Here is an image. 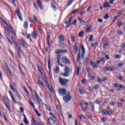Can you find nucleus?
<instances>
[{
  "mask_svg": "<svg viewBox=\"0 0 125 125\" xmlns=\"http://www.w3.org/2000/svg\"><path fill=\"white\" fill-rule=\"evenodd\" d=\"M59 39V42H65V37L62 35H59L58 37Z\"/></svg>",
  "mask_w": 125,
  "mask_h": 125,
  "instance_id": "f8f14e48",
  "label": "nucleus"
},
{
  "mask_svg": "<svg viewBox=\"0 0 125 125\" xmlns=\"http://www.w3.org/2000/svg\"><path fill=\"white\" fill-rule=\"evenodd\" d=\"M70 69L68 68L67 66H65L64 68V73L62 74V76H63V77H69L70 76Z\"/></svg>",
  "mask_w": 125,
  "mask_h": 125,
  "instance_id": "20e7f679",
  "label": "nucleus"
},
{
  "mask_svg": "<svg viewBox=\"0 0 125 125\" xmlns=\"http://www.w3.org/2000/svg\"><path fill=\"white\" fill-rule=\"evenodd\" d=\"M18 58L19 59H21L22 58V57L21 56V54H22V53H17Z\"/></svg>",
  "mask_w": 125,
  "mask_h": 125,
  "instance_id": "49530a36",
  "label": "nucleus"
},
{
  "mask_svg": "<svg viewBox=\"0 0 125 125\" xmlns=\"http://www.w3.org/2000/svg\"><path fill=\"white\" fill-rule=\"evenodd\" d=\"M47 61H48V68L49 69V75L50 77H51V76H52L51 68H50L51 62H50V58L49 57L48 58Z\"/></svg>",
  "mask_w": 125,
  "mask_h": 125,
  "instance_id": "6e6552de",
  "label": "nucleus"
},
{
  "mask_svg": "<svg viewBox=\"0 0 125 125\" xmlns=\"http://www.w3.org/2000/svg\"><path fill=\"white\" fill-rule=\"evenodd\" d=\"M91 30H92V29L91 28V26H89L86 29V33H89V32H91Z\"/></svg>",
  "mask_w": 125,
  "mask_h": 125,
  "instance_id": "2f4dec72",
  "label": "nucleus"
},
{
  "mask_svg": "<svg viewBox=\"0 0 125 125\" xmlns=\"http://www.w3.org/2000/svg\"><path fill=\"white\" fill-rule=\"evenodd\" d=\"M90 80L91 81H94L95 80V76L92 75V76H91V79Z\"/></svg>",
  "mask_w": 125,
  "mask_h": 125,
  "instance_id": "680f3d73",
  "label": "nucleus"
},
{
  "mask_svg": "<svg viewBox=\"0 0 125 125\" xmlns=\"http://www.w3.org/2000/svg\"><path fill=\"white\" fill-rule=\"evenodd\" d=\"M37 67L39 72H42V68L41 67V66H40L39 64H37Z\"/></svg>",
  "mask_w": 125,
  "mask_h": 125,
  "instance_id": "4c0bfd02",
  "label": "nucleus"
},
{
  "mask_svg": "<svg viewBox=\"0 0 125 125\" xmlns=\"http://www.w3.org/2000/svg\"><path fill=\"white\" fill-rule=\"evenodd\" d=\"M104 72H108V67L104 66Z\"/></svg>",
  "mask_w": 125,
  "mask_h": 125,
  "instance_id": "4d7b16f0",
  "label": "nucleus"
},
{
  "mask_svg": "<svg viewBox=\"0 0 125 125\" xmlns=\"http://www.w3.org/2000/svg\"><path fill=\"white\" fill-rule=\"evenodd\" d=\"M94 90V87H90L89 91H93Z\"/></svg>",
  "mask_w": 125,
  "mask_h": 125,
  "instance_id": "bf43d9fd",
  "label": "nucleus"
},
{
  "mask_svg": "<svg viewBox=\"0 0 125 125\" xmlns=\"http://www.w3.org/2000/svg\"><path fill=\"white\" fill-rule=\"evenodd\" d=\"M11 30V33L12 35H15V33H14V29H13V28H12V29Z\"/></svg>",
  "mask_w": 125,
  "mask_h": 125,
  "instance_id": "774afa93",
  "label": "nucleus"
},
{
  "mask_svg": "<svg viewBox=\"0 0 125 125\" xmlns=\"http://www.w3.org/2000/svg\"><path fill=\"white\" fill-rule=\"evenodd\" d=\"M94 89H99V85L97 84L96 85H95V86L94 87Z\"/></svg>",
  "mask_w": 125,
  "mask_h": 125,
  "instance_id": "5fc2aeb1",
  "label": "nucleus"
},
{
  "mask_svg": "<svg viewBox=\"0 0 125 125\" xmlns=\"http://www.w3.org/2000/svg\"><path fill=\"white\" fill-rule=\"evenodd\" d=\"M17 14H18V16L20 20H21V21H23V19H22V17H21V14H20V13H19V10H17Z\"/></svg>",
  "mask_w": 125,
  "mask_h": 125,
  "instance_id": "6ab92c4d",
  "label": "nucleus"
},
{
  "mask_svg": "<svg viewBox=\"0 0 125 125\" xmlns=\"http://www.w3.org/2000/svg\"><path fill=\"white\" fill-rule=\"evenodd\" d=\"M119 87L122 89H125V86L123 84H119Z\"/></svg>",
  "mask_w": 125,
  "mask_h": 125,
  "instance_id": "052dcab7",
  "label": "nucleus"
},
{
  "mask_svg": "<svg viewBox=\"0 0 125 125\" xmlns=\"http://www.w3.org/2000/svg\"><path fill=\"white\" fill-rule=\"evenodd\" d=\"M37 3L41 10H43V8H42V1L41 0H37Z\"/></svg>",
  "mask_w": 125,
  "mask_h": 125,
  "instance_id": "2eb2a0df",
  "label": "nucleus"
},
{
  "mask_svg": "<svg viewBox=\"0 0 125 125\" xmlns=\"http://www.w3.org/2000/svg\"><path fill=\"white\" fill-rule=\"evenodd\" d=\"M104 18L105 19V20H107V19H109V15H108L107 13L105 14L104 17Z\"/></svg>",
  "mask_w": 125,
  "mask_h": 125,
  "instance_id": "7c9ffc66",
  "label": "nucleus"
},
{
  "mask_svg": "<svg viewBox=\"0 0 125 125\" xmlns=\"http://www.w3.org/2000/svg\"><path fill=\"white\" fill-rule=\"evenodd\" d=\"M67 50H64V49H57L55 53L56 54H60L61 53H67Z\"/></svg>",
  "mask_w": 125,
  "mask_h": 125,
  "instance_id": "0eeeda50",
  "label": "nucleus"
},
{
  "mask_svg": "<svg viewBox=\"0 0 125 125\" xmlns=\"http://www.w3.org/2000/svg\"><path fill=\"white\" fill-rule=\"evenodd\" d=\"M45 106L46 107V108L48 111H49V112H51V107H50V106L47 105V104H45Z\"/></svg>",
  "mask_w": 125,
  "mask_h": 125,
  "instance_id": "4be33fe9",
  "label": "nucleus"
},
{
  "mask_svg": "<svg viewBox=\"0 0 125 125\" xmlns=\"http://www.w3.org/2000/svg\"><path fill=\"white\" fill-rule=\"evenodd\" d=\"M81 50H82V53H81V59H83V58H84V53H85V49H84V47L83 46V45H82L81 46Z\"/></svg>",
  "mask_w": 125,
  "mask_h": 125,
  "instance_id": "9d476101",
  "label": "nucleus"
},
{
  "mask_svg": "<svg viewBox=\"0 0 125 125\" xmlns=\"http://www.w3.org/2000/svg\"><path fill=\"white\" fill-rule=\"evenodd\" d=\"M104 48H105V47H107V46H109L110 45V43L108 42H106L104 44H103Z\"/></svg>",
  "mask_w": 125,
  "mask_h": 125,
  "instance_id": "cd10ccee",
  "label": "nucleus"
},
{
  "mask_svg": "<svg viewBox=\"0 0 125 125\" xmlns=\"http://www.w3.org/2000/svg\"><path fill=\"white\" fill-rule=\"evenodd\" d=\"M91 8V6H89L88 7V8H87V12H90V11H91L90 10Z\"/></svg>",
  "mask_w": 125,
  "mask_h": 125,
  "instance_id": "0e129e2a",
  "label": "nucleus"
},
{
  "mask_svg": "<svg viewBox=\"0 0 125 125\" xmlns=\"http://www.w3.org/2000/svg\"><path fill=\"white\" fill-rule=\"evenodd\" d=\"M101 61H102L103 63H105V59L103 57L101 58Z\"/></svg>",
  "mask_w": 125,
  "mask_h": 125,
  "instance_id": "338daca9",
  "label": "nucleus"
},
{
  "mask_svg": "<svg viewBox=\"0 0 125 125\" xmlns=\"http://www.w3.org/2000/svg\"><path fill=\"white\" fill-rule=\"evenodd\" d=\"M90 64L92 66L93 69H95V68L98 67V65H97L96 62H94L93 61L90 62Z\"/></svg>",
  "mask_w": 125,
  "mask_h": 125,
  "instance_id": "ddd939ff",
  "label": "nucleus"
},
{
  "mask_svg": "<svg viewBox=\"0 0 125 125\" xmlns=\"http://www.w3.org/2000/svg\"><path fill=\"white\" fill-rule=\"evenodd\" d=\"M15 48L16 49V50H17V53H23V52L22 51V49H21L18 44L17 43L15 45Z\"/></svg>",
  "mask_w": 125,
  "mask_h": 125,
  "instance_id": "1a4fd4ad",
  "label": "nucleus"
},
{
  "mask_svg": "<svg viewBox=\"0 0 125 125\" xmlns=\"http://www.w3.org/2000/svg\"><path fill=\"white\" fill-rule=\"evenodd\" d=\"M23 89L24 91L27 93V94H28V95H30V94H29V92H28V90H27V88H26L25 87L23 88Z\"/></svg>",
  "mask_w": 125,
  "mask_h": 125,
  "instance_id": "3c124183",
  "label": "nucleus"
},
{
  "mask_svg": "<svg viewBox=\"0 0 125 125\" xmlns=\"http://www.w3.org/2000/svg\"><path fill=\"white\" fill-rule=\"evenodd\" d=\"M116 70V68L114 67V66H110L109 67V71H113Z\"/></svg>",
  "mask_w": 125,
  "mask_h": 125,
  "instance_id": "e433bc0d",
  "label": "nucleus"
},
{
  "mask_svg": "<svg viewBox=\"0 0 125 125\" xmlns=\"http://www.w3.org/2000/svg\"><path fill=\"white\" fill-rule=\"evenodd\" d=\"M37 100L39 102L40 105H43V104H42V101L41 98H39V99H38Z\"/></svg>",
  "mask_w": 125,
  "mask_h": 125,
  "instance_id": "58836bf2",
  "label": "nucleus"
},
{
  "mask_svg": "<svg viewBox=\"0 0 125 125\" xmlns=\"http://www.w3.org/2000/svg\"><path fill=\"white\" fill-rule=\"evenodd\" d=\"M73 1H74V0H69L67 3V6H70L73 3Z\"/></svg>",
  "mask_w": 125,
  "mask_h": 125,
  "instance_id": "b1692460",
  "label": "nucleus"
},
{
  "mask_svg": "<svg viewBox=\"0 0 125 125\" xmlns=\"http://www.w3.org/2000/svg\"><path fill=\"white\" fill-rule=\"evenodd\" d=\"M83 35V31H81L78 34L79 37H82Z\"/></svg>",
  "mask_w": 125,
  "mask_h": 125,
  "instance_id": "37998d69",
  "label": "nucleus"
},
{
  "mask_svg": "<svg viewBox=\"0 0 125 125\" xmlns=\"http://www.w3.org/2000/svg\"><path fill=\"white\" fill-rule=\"evenodd\" d=\"M58 81L61 85L62 86H67V83H69L70 81L68 79H65L62 78L61 77H59Z\"/></svg>",
  "mask_w": 125,
  "mask_h": 125,
  "instance_id": "f03ea898",
  "label": "nucleus"
},
{
  "mask_svg": "<svg viewBox=\"0 0 125 125\" xmlns=\"http://www.w3.org/2000/svg\"><path fill=\"white\" fill-rule=\"evenodd\" d=\"M79 92L81 94H84V93H85V92L84 91V90L83 89H79Z\"/></svg>",
  "mask_w": 125,
  "mask_h": 125,
  "instance_id": "473e14b6",
  "label": "nucleus"
},
{
  "mask_svg": "<svg viewBox=\"0 0 125 125\" xmlns=\"http://www.w3.org/2000/svg\"><path fill=\"white\" fill-rule=\"evenodd\" d=\"M66 46L67 45H66V44L64 43H62L60 44V47H61V48H65V47H66Z\"/></svg>",
  "mask_w": 125,
  "mask_h": 125,
  "instance_id": "5701e85b",
  "label": "nucleus"
},
{
  "mask_svg": "<svg viewBox=\"0 0 125 125\" xmlns=\"http://www.w3.org/2000/svg\"><path fill=\"white\" fill-rule=\"evenodd\" d=\"M117 79L120 81H123V80H124V77L122 76H119L117 77Z\"/></svg>",
  "mask_w": 125,
  "mask_h": 125,
  "instance_id": "ea45409f",
  "label": "nucleus"
},
{
  "mask_svg": "<svg viewBox=\"0 0 125 125\" xmlns=\"http://www.w3.org/2000/svg\"><path fill=\"white\" fill-rule=\"evenodd\" d=\"M66 90L65 88L59 89L58 90L59 94L60 96H64L66 94Z\"/></svg>",
  "mask_w": 125,
  "mask_h": 125,
  "instance_id": "39448f33",
  "label": "nucleus"
},
{
  "mask_svg": "<svg viewBox=\"0 0 125 125\" xmlns=\"http://www.w3.org/2000/svg\"><path fill=\"white\" fill-rule=\"evenodd\" d=\"M29 103L33 108H35V104H34V103H33L32 101H29Z\"/></svg>",
  "mask_w": 125,
  "mask_h": 125,
  "instance_id": "6e6d98bb",
  "label": "nucleus"
},
{
  "mask_svg": "<svg viewBox=\"0 0 125 125\" xmlns=\"http://www.w3.org/2000/svg\"><path fill=\"white\" fill-rule=\"evenodd\" d=\"M59 71V67H57L56 68V69H55V72L56 73H58Z\"/></svg>",
  "mask_w": 125,
  "mask_h": 125,
  "instance_id": "13d9d810",
  "label": "nucleus"
},
{
  "mask_svg": "<svg viewBox=\"0 0 125 125\" xmlns=\"http://www.w3.org/2000/svg\"><path fill=\"white\" fill-rule=\"evenodd\" d=\"M101 121L103 122H106V121H107V118H106V117H103L101 119Z\"/></svg>",
  "mask_w": 125,
  "mask_h": 125,
  "instance_id": "e2e57ef3",
  "label": "nucleus"
},
{
  "mask_svg": "<svg viewBox=\"0 0 125 125\" xmlns=\"http://www.w3.org/2000/svg\"><path fill=\"white\" fill-rule=\"evenodd\" d=\"M20 44L22 45V46H23V47H25V48L28 47V44L24 41H21Z\"/></svg>",
  "mask_w": 125,
  "mask_h": 125,
  "instance_id": "f3484780",
  "label": "nucleus"
},
{
  "mask_svg": "<svg viewBox=\"0 0 125 125\" xmlns=\"http://www.w3.org/2000/svg\"><path fill=\"white\" fill-rule=\"evenodd\" d=\"M81 70V67H77V70L76 72L77 76H79L80 75V70Z\"/></svg>",
  "mask_w": 125,
  "mask_h": 125,
  "instance_id": "f704fd0d",
  "label": "nucleus"
},
{
  "mask_svg": "<svg viewBox=\"0 0 125 125\" xmlns=\"http://www.w3.org/2000/svg\"><path fill=\"white\" fill-rule=\"evenodd\" d=\"M37 83L42 85V87H44V84H43V83L41 81H38L37 82Z\"/></svg>",
  "mask_w": 125,
  "mask_h": 125,
  "instance_id": "393cba45",
  "label": "nucleus"
},
{
  "mask_svg": "<svg viewBox=\"0 0 125 125\" xmlns=\"http://www.w3.org/2000/svg\"><path fill=\"white\" fill-rule=\"evenodd\" d=\"M28 27V23H27V21L24 22V28H26Z\"/></svg>",
  "mask_w": 125,
  "mask_h": 125,
  "instance_id": "864d4df0",
  "label": "nucleus"
},
{
  "mask_svg": "<svg viewBox=\"0 0 125 125\" xmlns=\"http://www.w3.org/2000/svg\"><path fill=\"white\" fill-rule=\"evenodd\" d=\"M34 92H35V95L36 96V99H40V97L39 96V94H38V93H37V91H34Z\"/></svg>",
  "mask_w": 125,
  "mask_h": 125,
  "instance_id": "a19ab883",
  "label": "nucleus"
},
{
  "mask_svg": "<svg viewBox=\"0 0 125 125\" xmlns=\"http://www.w3.org/2000/svg\"><path fill=\"white\" fill-rule=\"evenodd\" d=\"M71 42H72L73 43L76 42V36H71Z\"/></svg>",
  "mask_w": 125,
  "mask_h": 125,
  "instance_id": "c85d7f7f",
  "label": "nucleus"
},
{
  "mask_svg": "<svg viewBox=\"0 0 125 125\" xmlns=\"http://www.w3.org/2000/svg\"><path fill=\"white\" fill-rule=\"evenodd\" d=\"M3 101L4 102L7 109L11 113L12 111L10 110V103H9V101L7 96H3Z\"/></svg>",
  "mask_w": 125,
  "mask_h": 125,
  "instance_id": "f257e3e1",
  "label": "nucleus"
},
{
  "mask_svg": "<svg viewBox=\"0 0 125 125\" xmlns=\"http://www.w3.org/2000/svg\"><path fill=\"white\" fill-rule=\"evenodd\" d=\"M35 112L36 113V115H37L38 117H41L42 116V114L39 113V111L37 109H35Z\"/></svg>",
  "mask_w": 125,
  "mask_h": 125,
  "instance_id": "72a5a7b5",
  "label": "nucleus"
},
{
  "mask_svg": "<svg viewBox=\"0 0 125 125\" xmlns=\"http://www.w3.org/2000/svg\"><path fill=\"white\" fill-rule=\"evenodd\" d=\"M7 70L9 72L11 78L13 77V75L12 74L11 71H10V69L9 68H8V69H7Z\"/></svg>",
  "mask_w": 125,
  "mask_h": 125,
  "instance_id": "79ce46f5",
  "label": "nucleus"
},
{
  "mask_svg": "<svg viewBox=\"0 0 125 125\" xmlns=\"http://www.w3.org/2000/svg\"><path fill=\"white\" fill-rule=\"evenodd\" d=\"M57 109H58V111L59 112V114H61L62 111H61V108H60V106H58L57 107Z\"/></svg>",
  "mask_w": 125,
  "mask_h": 125,
  "instance_id": "c03bdc74",
  "label": "nucleus"
},
{
  "mask_svg": "<svg viewBox=\"0 0 125 125\" xmlns=\"http://www.w3.org/2000/svg\"><path fill=\"white\" fill-rule=\"evenodd\" d=\"M31 37L33 38V39H37V35L36 30H34V31L32 32Z\"/></svg>",
  "mask_w": 125,
  "mask_h": 125,
  "instance_id": "dca6fc26",
  "label": "nucleus"
},
{
  "mask_svg": "<svg viewBox=\"0 0 125 125\" xmlns=\"http://www.w3.org/2000/svg\"><path fill=\"white\" fill-rule=\"evenodd\" d=\"M79 45H78V44H76L75 45V54H77V52H78V51H79Z\"/></svg>",
  "mask_w": 125,
  "mask_h": 125,
  "instance_id": "bb28decb",
  "label": "nucleus"
},
{
  "mask_svg": "<svg viewBox=\"0 0 125 125\" xmlns=\"http://www.w3.org/2000/svg\"><path fill=\"white\" fill-rule=\"evenodd\" d=\"M103 113L104 114H106L107 115H111V114H113V112L111 110L107 111L106 109L103 110Z\"/></svg>",
  "mask_w": 125,
  "mask_h": 125,
  "instance_id": "4468645a",
  "label": "nucleus"
},
{
  "mask_svg": "<svg viewBox=\"0 0 125 125\" xmlns=\"http://www.w3.org/2000/svg\"><path fill=\"white\" fill-rule=\"evenodd\" d=\"M62 60L64 64H67L68 65H70L71 64V61L66 57H63L62 58Z\"/></svg>",
  "mask_w": 125,
  "mask_h": 125,
  "instance_id": "423d86ee",
  "label": "nucleus"
},
{
  "mask_svg": "<svg viewBox=\"0 0 125 125\" xmlns=\"http://www.w3.org/2000/svg\"><path fill=\"white\" fill-rule=\"evenodd\" d=\"M73 18H74L73 17H71V18L69 19V20L68 21V22L66 21L64 22V24L66 25L67 24L66 26V27H70V26H71V22H72Z\"/></svg>",
  "mask_w": 125,
  "mask_h": 125,
  "instance_id": "9b49d317",
  "label": "nucleus"
},
{
  "mask_svg": "<svg viewBox=\"0 0 125 125\" xmlns=\"http://www.w3.org/2000/svg\"><path fill=\"white\" fill-rule=\"evenodd\" d=\"M49 120H50V121H52V122H53V123H56V122H57V119H56V117H55V116H53L52 117V118H49Z\"/></svg>",
  "mask_w": 125,
  "mask_h": 125,
  "instance_id": "a211bd4d",
  "label": "nucleus"
},
{
  "mask_svg": "<svg viewBox=\"0 0 125 125\" xmlns=\"http://www.w3.org/2000/svg\"><path fill=\"white\" fill-rule=\"evenodd\" d=\"M23 122L26 125H27V124H29V122L28 121V119H27V118H24Z\"/></svg>",
  "mask_w": 125,
  "mask_h": 125,
  "instance_id": "c9c22d12",
  "label": "nucleus"
},
{
  "mask_svg": "<svg viewBox=\"0 0 125 125\" xmlns=\"http://www.w3.org/2000/svg\"><path fill=\"white\" fill-rule=\"evenodd\" d=\"M77 62H80V61H81V51L79 52V53L77 55Z\"/></svg>",
  "mask_w": 125,
  "mask_h": 125,
  "instance_id": "aec40b11",
  "label": "nucleus"
},
{
  "mask_svg": "<svg viewBox=\"0 0 125 125\" xmlns=\"http://www.w3.org/2000/svg\"><path fill=\"white\" fill-rule=\"evenodd\" d=\"M44 83H45L46 85V86L48 85V88L49 89V86H48V85H49V84H48V83H47V80H46L45 79V80L44 81Z\"/></svg>",
  "mask_w": 125,
  "mask_h": 125,
  "instance_id": "a18cd8bd",
  "label": "nucleus"
},
{
  "mask_svg": "<svg viewBox=\"0 0 125 125\" xmlns=\"http://www.w3.org/2000/svg\"><path fill=\"white\" fill-rule=\"evenodd\" d=\"M117 25L118 27H121V26H123V25H124V23H123V22L118 21H117Z\"/></svg>",
  "mask_w": 125,
  "mask_h": 125,
  "instance_id": "412c9836",
  "label": "nucleus"
},
{
  "mask_svg": "<svg viewBox=\"0 0 125 125\" xmlns=\"http://www.w3.org/2000/svg\"><path fill=\"white\" fill-rule=\"evenodd\" d=\"M17 96L19 100H22V97L20 95V94H17Z\"/></svg>",
  "mask_w": 125,
  "mask_h": 125,
  "instance_id": "09e8293b",
  "label": "nucleus"
},
{
  "mask_svg": "<svg viewBox=\"0 0 125 125\" xmlns=\"http://www.w3.org/2000/svg\"><path fill=\"white\" fill-rule=\"evenodd\" d=\"M72 97L70 96V93H67L65 96L63 97V101L66 103H68L69 101L71 100Z\"/></svg>",
  "mask_w": 125,
  "mask_h": 125,
  "instance_id": "7ed1b4c3",
  "label": "nucleus"
},
{
  "mask_svg": "<svg viewBox=\"0 0 125 125\" xmlns=\"http://www.w3.org/2000/svg\"><path fill=\"white\" fill-rule=\"evenodd\" d=\"M92 39H93V35H91L89 38V42H92Z\"/></svg>",
  "mask_w": 125,
  "mask_h": 125,
  "instance_id": "de8ad7c7",
  "label": "nucleus"
},
{
  "mask_svg": "<svg viewBox=\"0 0 125 125\" xmlns=\"http://www.w3.org/2000/svg\"><path fill=\"white\" fill-rule=\"evenodd\" d=\"M114 87H117V88L120 87V84H119L117 83H115L114 84Z\"/></svg>",
  "mask_w": 125,
  "mask_h": 125,
  "instance_id": "603ef678",
  "label": "nucleus"
},
{
  "mask_svg": "<svg viewBox=\"0 0 125 125\" xmlns=\"http://www.w3.org/2000/svg\"><path fill=\"white\" fill-rule=\"evenodd\" d=\"M102 42L104 43H104H106V38H102Z\"/></svg>",
  "mask_w": 125,
  "mask_h": 125,
  "instance_id": "8fccbe9b",
  "label": "nucleus"
},
{
  "mask_svg": "<svg viewBox=\"0 0 125 125\" xmlns=\"http://www.w3.org/2000/svg\"><path fill=\"white\" fill-rule=\"evenodd\" d=\"M104 7H111V6L109 4V3L106 2L104 5Z\"/></svg>",
  "mask_w": 125,
  "mask_h": 125,
  "instance_id": "c756f323",
  "label": "nucleus"
},
{
  "mask_svg": "<svg viewBox=\"0 0 125 125\" xmlns=\"http://www.w3.org/2000/svg\"><path fill=\"white\" fill-rule=\"evenodd\" d=\"M79 118H80L81 120H83V119H84V116L83 115H79Z\"/></svg>",
  "mask_w": 125,
  "mask_h": 125,
  "instance_id": "69168bd1",
  "label": "nucleus"
},
{
  "mask_svg": "<svg viewBox=\"0 0 125 125\" xmlns=\"http://www.w3.org/2000/svg\"><path fill=\"white\" fill-rule=\"evenodd\" d=\"M49 38H50V35L48 34L47 35V42L48 45H49Z\"/></svg>",
  "mask_w": 125,
  "mask_h": 125,
  "instance_id": "a878e982",
  "label": "nucleus"
}]
</instances>
